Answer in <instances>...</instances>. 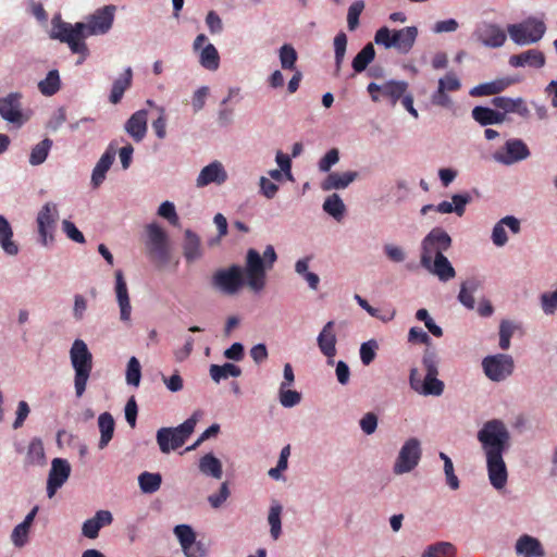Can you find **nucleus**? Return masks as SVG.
<instances>
[{
	"instance_id": "48",
	"label": "nucleus",
	"mask_w": 557,
	"mask_h": 557,
	"mask_svg": "<svg viewBox=\"0 0 557 557\" xmlns=\"http://www.w3.org/2000/svg\"><path fill=\"white\" fill-rule=\"evenodd\" d=\"M183 249L187 261H195L201 257L200 238L190 230L185 232Z\"/></svg>"
},
{
	"instance_id": "15",
	"label": "nucleus",
	"mask_w": 557,
	"mask_h": 557,
	"mask_svg": "<svg viewBox=\"0 0 557 557\" xmlns=\"http://www.w3.org/2000/svg\"><path fill=\"white\" fill-rule=\"evenodd\" d=\"M115 5L109 4L95 11L83 23L85 38L107 34L113 25Z\"/></svg>"
},
{
	"instance_id": "27",
	"label": "nucleus",
	"mask_w": 557,
	"mask_h": 557,
	"mask_svg": "<svg viewBox=\"0 0 557 557\" xmlns=\"http://www.w3.org/2000/svg\"><path fill=\"white\" fill-rule=\"evenodd\" d=\"M115 153L113 145L110 144L97 161L90 177V185L94 189L98 188L104 182L107 173L115 160Z\"/></svg>"
},
{
	"instance_id": "46",
	"label": "nucleus",
	"mask_w": 557,
	"mask_h": 557,
	"mask_svg": "<svg viewBox=\"0 0 557 557\" xmlns=\"http://www.w3.org/2000/svg\"><path fill=\"white\" fill-rule=\"evenodd\" d=\"M457 554L456 546L446 541L435 542L428 545L421 554V557H455Z\"/></svg>"
},
{
	"instance_id": "49",
	"label": "nucleus",
	"mask_w": 557,
	"mask_h": 557,
	"mask_svg": "<svg viewBox=\"0 0 557 557\" xmlns=\"http://www.w3.org/2000/svg\"><path fill=\"white\" fill-rule=\"evenodd\" d=\"M162 476L158 472L145 471L138 476V485L144 494H153L159 491Z\"/></svg>"
},
{
	"instance_id": "43",
	"label": "nucleus",
	"mask_w": 557,
	"mask_h": 557,
	"mask_svg": "<svg viewBox=\"0 0 557 557\" xmlns=\"http://www.w3.org/2000/svg\"><path fill=\"white\" fill-rule=\"evenodd\" d=\"M209 374L213 382L220 383L228 377H238L242 375V369L231 362L223 364H211L209 368Z\"/></svg>"
},
{
	"instance_id": "4",
	"label": "nucleus",
	"mask_w": 557,
	"mask_h": 557,
	"mask_svg": "<svg viewBox=\"0 0 557 557\" xmlns=\"http://www.w3.org/2000/svg\"><path fill=\"white\" fill-rule=\"evenodd\" d=\"M50 38L66 44L73 53L84 57L89 54L81 22L71 24L64 22L60 14H55L51 20Z\"/></svg>"
},
{
	"instance_id": "36",
	"label": "nucleus",
	"mask_w": 557,
	"mask_h": 557,
	"mask_svg": "<svg viewBox=\"0 0 557 557\" xmlns=\"http://www.w3.org/2000/svg\"><path fill=\"white\" fill-rule=\"evenodd\" d=\"M471 115L472 119L481 126L497 125L504 123L507 120V117L504 116V113H500L498 109L494 110L483 106L474 107L472 109Z\"/></svg>"
},
{
	"instance_id": "56",
	"label": "nucleus",
	"mask_w": 557,
	"mask_h": 557,
	"mask_svg": "<svg viewBox=\"0 0 557 557\" xmlns=\"http://www.w3.org/2000/svg\"><path fill=\"white\" fill-rule=\"evenodd\" d=\"M126 383L128 385L138 387L141 379V367L136 357H131L125 373Z\"/></svg>"
},
{
	"instance_id": "55",
	"label": "nucleus",
	"mask_w": 557,
	"mask_h": 557,
	"mask_svg": "<svg viewBox=\"0 0 557 557\" xmlns=\"http://www.w3.org/2000/svg\"><path fill=\"white\" fill-rule=\"evenodd\" d=\"M278 400L284 408H293L300 404L301 394L295 389L285 387V385H280Z\"/></svg>"
},
{
	"instance_id": "19",
	"label": "nucleus",
	"mask_w": 557,
	"mask_h": 557,
	"mask_svg": "<svg viewBox=\"0 0 557 557\" xmlns=\"http://www.w3.org/2000/svg\"><path fill=\"white\" fill-rule=\"evenodd\" d=\"M71 474V466L66 459L54 458L47 480V496L52 498L59 488L67 481Z\"/></svg>"
},
{
	"instance_id": "33",
	"label": "nucleus",
	"mask_w": 557,
	"mask_h": 557,
	"mask_svg": "<svg viewBox=\"0 0 557 557\" xmlns=\"http://www.w3.org/2000/svg\"><path fill=\"white\" fill-rule=\"evenodd\" d=\"M472 198L469 193L454 194L451 201L443 200L435 206V211L442 214L455 213L462 216L466 212V207L471 202Z\"/></svg>"
},
{
	"instance_id": "47",
	"label": "nucleus",
	"mask_w": 557,
	"mask_h": 557,
	"mask_svg": "<svg viewBox=\"0 0 557 557\" xmlns=\"http://www.w3.org/2000/svg\"><path fill=\"white\" fill-rule=\"evenodd\" d=\"M323 211L336 221L344 218L346 207L338 194L327 196L322 205Z\"/></svg>"
},
{
	"instance_id": "38",
	"label": "nucleus",
	"mask_w": 557,
	"mask_h": 557,
	"mask_svg": "<svg viewBox=\"0 0 557 557\" xmlns=\"http://www.w3.org/2000/svg\"><path fill=\"white\" fill-rule=\"evenodd\" d=\"M132 82L133 70L131 66H127L123 73L114 79L109 95V101L112 104H117L122 100L124 92L132 86Z\"/></svg>"
},
{
	"instance_id": "58",
	"label": "nucleus",
	"mask_w": 557,
	"mask_h": 557,
	"mask_svg": "<svg viewBox=\"0 0 557 557\" xmlns=\"http://www.w3.org/2000/svg\"><path fill=\"white\" fill-rule=\"evenodd\" d=\"M383 253L393 263H404L408 257L406 250L396 244L386 243L383 245Z\"/></svg>"
},
{
	"instance_id": "62",
	"label": "nucleus",
	"mask_w": 557,
	"mask_h": 557,
	"mask_svg": "<svg viewBox=\"0 0 557 557\" xmlns=\"http://www.w3.org/2000/svg\"><path fill=\"white\" fill-rule=\"evenodd\" d=\"M174 534L177 537L181 547L191 545L196 541V534L188 524H178L174 528Z\"/></svg>"
},
{
	"instance_id": "24",
	"label": "nucleus",
	"mask_w": 557,
	"mask_h": 557,
	"mask_svg": "<svg viewBox=\"0 0 557 557\" xmlns=\"http://www.w3.org/2000/svg\"><path fill=\"white\" fill-rule=\"evenodd\" d=\"M334 321H329L324 324L317 337L318 347L323 356L327 358V363H334V357L336 356V343L337 337L334 331Z\"/></svg>"
},
{
	"instance_id": "12",
	"label": "nucleus",
	"mask_w": 557,
	"mask_h": 557,
	"mask_svg": "<svg viewBox=\"0 0 557 557\" xmlns=\"http://www.w3.org/2000/svg\"><path fill=\"white\" fill-rule=\"evenodd\" d=\"M59 220L58 206L54 202H46L37 213L36 223L40 245L47 247L54 242V232Z\"/></svg>"
},
{
	"instance_id": "54",
	"label": "nucleus",
	"mask_w": 557,
	"mask_h": 557,
	"mask_svg": "<svg viewBox=\"0 0 557 557\" xmlns=\"http://www.w3.org/2000/svg\"><path fill=\"white\" fill-rule=\"evenodd\" d=\"M438 457L444 462V474L446 479V484L450 490L456 491L460 487V481L458 476L455 474L454 463L448 455L441 451Z\"/></svg>"
},
{
	"instance_id": "35",
	"label": "nucleus",
	"mask_w": 557,
	"mask_h": 557,
	"mask_svg": "<svg viewBox=\"0 0 557 557\" xmlns=\"http://www.w3.org/2000/svg\"><path fill=\"white\" fill-rule=\"evenodd\" d=\"M515 81L509 77L498 78L492 82H486L472 87L469 91L472 97H483L497 95L504 91L507 87L512 85Z\"/></svg>"
},
{
	"instance_id": "39",
	"label": "nucleus",
	"mask_w": 557,
	"mask_h": 557,
	"mask_svg": "<svg viewBox=\"0 0 557 557\" xmlns=\"http://www.w3.org/2000/svg\"><path fill=\"white\" fill-rule=\"evenodd\" d=\"M199 471L206 475L220 480L223 475L222 462L212 453L206 454L199 459Z\"/></svg>"
},
{
	"instance_id": "16",
	"label": "nucleus",
	"mask_w": 557,
	"mask_h": 557,
	"mask_svg": "<svg viewBox=\"0 0 557 557\" xmlns=\"http://www.w3.org/2000/svg\"><path fill=\"white\" fill-rule=\"evenodd\" d=\"M438 374H425L424 379H421V374L417 368H412L409 373V385L412 391L421 396H434L438 397L443 395L445 384L437 377Z\"/></svg>"
},
{
	"instance_id": "32",
	"label": "nucleus",
	"mask_w": 557,
	"mask_h": 557,
	"mask_svg": "<svg viewBox=\"0 0 557 557\" xmlns=\"http://www.w3.org/2000/svg\"><path fill=\"white\" fill-rule=\"evenodd\" d=\"M515 552L522 557H545L541 541L529 534L519 536L515 544Z\"/></svg>"
},
{
	"instance_id": "10",
	"label": "nucleus",
	"mask_w": 557,
	"mask_h": 557,
	"mask_svg": "<svg viewBox=\"0 0 557 557\" xmlns=\"http://www.w3.org/2000/svg\"><path fill=\"white\" fill-rule=\"evenodd\" d=\"M485 376L495 383L504 382L515 371V360L508 354L488 355L481 362Z\"/></svg>"
},
{
	"instance_id": "44",
	"label": "nucleus",
	"mask_w": 557,
	"mask_h": 557,
	"mask_svg": "<svg viewBox=\"0 0 557 557\" xmlns=\"http://www.w3.org/2000/svg\"><path fill=\"white\" fill-rule=\"evenodd\" d=\"M98 428L100 431L98 447L103 449L108 446L114 434L115 423L110 412H103L98 417Z\"/></svg>"
},
{
	"instance_id": "45",
	"label": "nucleus",
	"mask_w": 557,
	"mask_h": 557,
	"mask_svg": "<svg viewBox=\"0 0 557 557\" xmlns=\"http://www.w3.org/2000/svg\"><path fill=\"white\" fill-rule=\"evenodd\" d=\"M282 512L283 506L281 503L278 500H272L268 512V523L270 525V535L274 541L282 534Z\"/></svg>"
},
{
	"instance_id": "63",
	"label": "nucleus",
	"mask_w": 557,
	"mask_h": 557,
	"mask_svg": "<svg viewBox=\"0 0 557 557\" xmlns=\"http://www.w3.org/2000/svg\"><path fill=\"white\" fill-rule=\"evenodd\" d=\"M339 161V151L337 148L330 149L318 163L319 171L322 173H331L332 166Z\"/></svg>"
},
{
	"instance_id": "51",
	"label": "nucleus",
	"mask_w": 557,
	"mask_h": 557,
	"mask_svg": "<svg viewBox=\"0 0 557 557\" xmlns=\"http://www.w3.org/2000/svg\"><path fill=\"white\" fill-rule=\"evenodd\" d=\"M375 50L373 45L367 44L352 59L351 66L356 73L363 72L368 65L374 60Z\"/></svg>"
},
{
	"instance_id": "53",
	"label": "nucleus",
	"mask_w": 557,
	"mask_h": 557,
	"mask_svg": "<svg viewBox=\"0 0 557 557\" xmlns=\"http://www.w3.org/2000/svg\"><path fill=\"white\" fill-rule=\"evenodd\" d=\"M297 51L289 44H284L278 50V59L283 70L295 71L297 62Z\"/></svg>"
},
{
	"instance_id": "60",
	"label": "nucleus",
	"mask_w": 557,
	"mask_h": 557,
	"mask_svg": "<svg viewBox=\"0 0 557 557\" xmlns=\"http://www.w3.org/2000/svg\"><path fill=\"white\" fill-rule=\"evenodd\" d=\"M30 528L18 523L16 524L11 533V542L16 548H22L28 543Z\"/></svg>"
},
{
	"instance_id": "7",
	"label": "nucleus",
	"mask_w": 557,
	"mask_h": 557,
	"mask_svg": "<svg viewBox=\"0 0 557 557\" xmlns=\"http://www.w3.org/2000/svg\"><path fill=\"white\" fill-rule=\"evenodd\" d=\"M546 29L545 22L534 16L507 26L510 39L520 47L539 42L544 37Z\"/></svg>"
},
{
	"instance_id": "50",
	"label": "nucleus",
	"mask_w": 557,
	"mask_h": 557,
	"mask_svg": "<svg viewBox=\"0 0 557 557\" xmlns=\"http://www.w3.org/2000/svg\"><path fill=\"white\" fill-rule=\"evenodd\" d=\"M26 462L33 466H44L46 462L42 441L34 437L27 447Z\"/></svg>"
},
{
	"instance_id": "3",
	"label": "nucleus",
	"mask_w": 557,
	"mask_h": 557,
	"mask_svg": "<svg viewBox=\"0 0 557 557\" xmlns=\"http://www.w3.org/2000/svg\"><path fill=\"white\" fill-rule=\"evenodd\" d=\"M70 361L74 370V389L76 397L81 398L87 387L92 371V354L87 344L76 338L70 348Z\"/></svg>"
},
{
	"instance_id": "59",
	"label": "nucleus",
	"mask_w": 557,
	"mask_h": 557,
	"mask_svg": "<svg viewBox=\"0 0 557 557\" xmlns=\"http://www.w3.org/2000/svg\"><path fill=\"white\" fill-rule=\"evenodd\" d=\"M542 311L546 315H553L557 312V288L553 292H545L540 296Z\"/></svg>"
},
{
	"instance_id": "52",
	"label": "nucleus",
	"mask_w": 557,
	"mask_h": 557,
	"mask_svg": "<svg viewBox=\"0 0 557 557\" xmlns=\"http://www.w3.org/2000/svg\"><path fill=\"white\" fill-rule=\"evenodd\" d=\"M61 79L58 70H51L47 76L38 83V89L44 96H53L60 90Z\"/></svg>"
},
{
	"instance_id": "22",
	"label": "nucleus",
	"mask_w": 557,
	"mask_h": 557,
	"mask_svg": "<svg viewBox=\"0 0 557 557\" xmlns=\"http://www.w3.org/2000/svg\"><path fill=\"white\" fill-rule=\"evenodd\" d=\"M485 462L490 484L496 491L504 490L508 482V470L504 456L485 457Z\"/></svg>"
},
{
	"instance_id": "64",
	"label": "nucleus",
	"mask_w": 557,
	"mask_h": 557,
	"mask_svg": "<svg viewBox=\"0 0 557 557\" xmlns=\"http://www.w3.org/2000/svg\"><path fill=\"white\" fill-rule=\"evenodd\" d=\"M377 347V342L374 339H370L361 344L359 354L361 362L364 366H369L374 360Z\"/></svg>"
},
{
	"instance_id": "28",
	"label": "nucleus",
	"mask_w": 557,
	"mask_h": 557,
	"mask_svg": "<svg viewBox=\"0 0 557 557\" xmlns=\"http://www.w3.org/2000/svg\"><path fill=\"white\" fill-rule=\"evenodd\" d=\"M148 123V111L140 109L134 112L124 124V131L135 143H140L146 137Z\"/></svg>"
},
{
	"instance_id": "20",
	"label": "nucleus",
	"mask_w": 557,
	"mask_h": 557,
	"mask_svg": "<svg viewBox=\"0 0 557 557\" xmlns=\"http://www.w3.org/2000/svg\"><path fill=\"white\" fill-rule=\"evenodd\" d=\"M227 178L228 174L223 163L219 160H214L200 170L196 177L195 185L197 188H203L210 184L221 186Z\"/></svg>"
},
{
	"instance_id": "26",
	"label": "nucleus",
	"mask_w": 557,
	"mask_h": 557,
	"mask_svg": "<svg viewBox=\"0 0 557 557\" xmlns=\"http://www.w3.org/2000/svg\"><path fill=\"white\" fill-rule=\"evenodd\" d=\"M421 267L430 274L436 276L442 283H447L456 276V270L446 256H440L423 262Z\"/></svg>"
},
{
	"instance_id": "6",
	"label": "nucleus",
	"mask_w": 557,
	"mask_h": 557,
	"mask_svg": "<svg viewBox=\"0 0 557 557\" xmlns=\"http://www.w3.org/2000/svg\"><path fill=\"white\" fill-rule=\"evenodd\" d=\"M418 37L416 26H407L400 29H389L386 26L379 28L374 35V42L385 49L394 48L401 54L411 51Z\"/></svg>"
},
{
	"instance_id": "21",
	"label": "nucleus",
	"mask_w": 557,
	"mask_h": 557,
	"mask_svg": "<svg viewBox=\"0 0 557 557\" xmlns=\"http://www.w3.org/2000/svg\"><path fill=\"white\" fill-rule=\"evenodd\" d=\"M475 38L487 48H499L507 39L505 30L494 23H482L474 30Z\"/></svg>"
},
{
	"instance_id": "11",
	"label": "nucleus",
	"mask_w": 557,
	"mask_h": 557,
	"mask_svg": "<svg viewBox=\"0 0 557 557\" xmlns=\"http://www.w3.org/2000/svg\"><path fill=\"white\" fill-rule=\"evenodd\" d=\"M245 268L233 264L226 269L218 270L212 276V285L215 289L224 295H235L246 284L247 278L244 280Z\"/></svg>"
},
{
	"instance_id": "17",
	"label": "nucleus",
	"mask_w": 557,
	"mask_h": 557,
	"mask_svg": "<svg viewBox=\"0 0 557 557\" xmlns=\"http://www.w3.org/2000/svg\"><path fill=\"white\" fill-rule=\"evenodd\" d=\"M531 152L527 144L519 138L508 139L503 149L493 153V159L503 165H512L530 157Z\"/></svg>"
},
{
	"instance_id": "13",
	"label": "nucleus",
	"mask_w": 557,
	"mask_h": 557,
	"mask_svg": "<svg viewBox=\"0 0 557 557\" xmlns=\"http://www.w3.org/2000/svg\"><path fill=\"white\" fill-rule=\"evenodd\" d=\"M146 233V248L149 257L161 264H165L170 258L166 233L157 223L148 224Z\"/></svg>"
},
{
	"instance_id": "14",
	"label": "nucleus",
	"mask_w": 557,
	"mask_h": 557,
	"mask_svg": "<svg viewBox=\"0 0 557 557\" xmlns=\"http://www.w3.org/2000/svg\"><path fill=\"white\" fill-rule=\"evenodd\" d=\"M22 99L23 94L20 91L0 97V117L17 128L28 121V115L23 110Z\"/></svg>"
},
{
	"instance_id": "5",
	"label": "nucleus",
	"mask_w": 557,
	"mask_h": 557,
	"mask_svg": "<svg viewBox=\"0 0 557 557\" xmlns=\"http://www.w3.org/2000/svg\"><path fill=\"white\" fill-rule=\"evenodd\" d=\"M202 417L200 410H196L187 420L175 428H161L157 432V443L163 454H169L183 446L193 434L195 426Z\"/></svg>"
},
{
	"instance_id": "1",
	"label": "nucleus",
	"mask_w": 557,
	"mask_h": 557,
	"mask_svg": "<svg viewBox=\"0 0 557 557\" xmlns=\"http://www.w3.org/2000/svg\"><path fill=\"white\" fill-rule=\"evenodd\" d=\"M484 457L504 456L510 448L511 435L500 419H491L483 423L476 433Z\"/></svg>"
},
{
	"instance_id": "34",
	"label": "nucleus",
	"mask_w": 557,
	"mask_h": 557,
	"mask_svg": "<svg viewBox=\"0 0 557 557\" xmlns=\"http://www.w3.org/2000/svg\"><path fill=\"white\" fill-rule=\"evenodd\" d=\"M358 173L355 171H347L343 173L331 172L322 181L321 188L324 191L338 190L347 188L356 178Z\"/></svg>"
},
{
	"instance_id": "25",
	"label": "nucleus",
	"mask_w": 557,
	"mask_h": 557,
	"mask_svg": "<svg viewBox=\"0 0 557 557\" xmlns=\"http://www.w3.org/2000/svg\"><path fill=\"white\" fill-rule=\"evenodd\" d=\"M491 103L498 109L504 116L507 117L508 113H516L523 119L530 116V110L525 100L521 97L510 98L506 96H496L491 100Z\"/></svg>"
},
{
	"instance_id": "2",
	"label": "nucleus",
	"mask_w": 557,
	"mask_h": 557,
	"mask_svg": "<svg viewBox=\"0 0 557 557\" xmlns=\"http://www.w3.org/2000/svg\"><path fill=\"white\" fill-rule=\"evenodd\" d=\"M276 260L277 255L272 245L265 247L262 256L253 248L247 250L245 277L251 290L259 293L264 288L267 271L273 268Z\"/></svg>"
},
{
	"instance_id": "42",
	"label": "nucleus",
	"mask_w": 557,
	"mask_h": 557,
	"mask_svg": "<svg viewBox=\"0 0 557 557\" xmlns=\"http://www.w3.org/2000/svg\"><path fill=\"white\" fill-rule=\"evenodd\" d=\"M311 260V256L298 259L295 262V272L307 282L311 290H317L319 288L320 277L317 273L309 271Z\"/></svg>"
},
{
	"instance_id": "57",
	"label": "nucleus",
	"mask_w": 557,
	"mask_h": 557,
	"mask_svg": "<svg viewBox=\"0 0 557 557\" xmlns=\"http://www.w3.org/2000/svg\"><path fill=\"white\" fill-rule=\"evenodd\" d=\"M347 48V36L344 32H339L334 38V53H335V71L339 72L342 63L345 59Z\"/></svg>"
},
{
	"instance_id": "18",
	"label": "nucleus",
	"mask_w": 557,
	"mask_h": 557,
	"mask_svg": "<svg viewBox=\"0 0 557 557\" xmlns=\"http://www.w3.org/2000/svg\"><path fill=\"white\" fill-rule=\"evenodd\" d=\"M208 37L205 34L196 36L193 50L198 53L199 64L208 71H216L220 66V54L213 44H206Z\"/></svg>"
},
{
	"instance_id": "23",
	"label": "nucleus",
	"mask_w": 557,
	"mask_h": 557,
	"mask_svg": "<svg viewBox=\"0 0 557 557\" xmlns=\"http://www.w3.org/2000/svg\"><path fill=\"white\" fill-rule=\"evenodd\" d=\"M114 292L116 297V302L120 309V320L129 324L132 319V305L128 294V288L126 281L124 278L122 270L115 271V285Z\"/></svg>"
},
{
	"instance_id": "30",
	"label": "nucleus",
	"mask_w": 557,
	"mask_h": 557,
	"mask_svg": "<svg viewBox=\"0 0 557 557\" xmlns=\"http://www.w3.org/2000/svg\"><path fill=\"white\" fill-rule=\"evenodd\" d=\"M508 62L512 67L529 66L533 69H542L545 65L546 59L541 50L529 49L519 54L511 55Z\"/></svg>"
},
{
	"instance_id": "37",
	"label": "nucleus",
	"mask_w": 557,
	"mask_h": 557,
	"mask_svg": "<svg viewBox=\"0 0 557 557\" xmlns=\"http://www.w3.org/2000/svg\"><path fill=\"white\" fill-rule=\"evenodd\" d=\"M0 247L8 256L14 257L18 253L20 247L13 240V228L9 220L0 214Z\"/></svg>"
},
{
	"instance_id": "9",
	"label": "nucleus",
	"mask_w": 557,
	"mask_h": 557,
	"mask_svg": "<svg viewBox=\"0 0 557 557\" xmlns=\"http://www.w3.org/2000/svg\"><path fill=\"white\" fill-rule=\"evenodd\" d=\"M422 457L421 441L417 437H409L401 445L393 465V473L403 475L413 471Z\"/></svg>"
},
{
	"instance_id": "29",
	"label": "nucleus",
	"mask_w": 557,
	"mask_h": 557,
	"mask_svg": "<svg viewBox=\"0 0 557 557\" xmlns=\"http://www.w3.org/2000/svg\"><path fill=\"white\" fill-rule=\"evenodd\" d=\"M508 227L513 234L520 232V221L513 215H506L500 219L492 230V242L496 247H503L507 244L508 237L506 233Z\"/></svg>"
},
{
	"instance_id": "31",
	"label": "nucleus",
	"mask_w": 557,
	"mask_h": 557,
	"mask_svg": "<svg viewBox=\"0 0 557 557\" xmlns=\"http://www.w3.org/2000/svg\"><path fill=\"white\" fill-rule=\"evenodd\" d=\"M113 516L109 510H98L95 516L84 521L82 534L87 539H96L101 528L111 524Z\"/></svg>"
},
{
	"instance_id": "61",
	"label": "nucleus",
	"mask_w": 557,
	"mask_h": 557,
	"mask_svg": "<svg viewBox=\"0 0 557 557\" xmlns=\"http://www.w3.org/2000/svg\"><path fill=\"white\" fill-rule=\"evenodd\" d=\"M364 9V2L362 0H356L348 8L347 13V26L349 30H355L359 26V17Z\"/></svg>"
},
{
	"instance_id": "8",
	"label": "nucleus",
	"mask_w": 557,
	"mask_h": 557,
	"mask_svg": "<svg viewBox=\"0 0 557 557\" xmlns=\"http://www.w3.org/2000/svg\"><path fill=\"white\" fill-rule=\"evenodd\" d=\"M451 244V237L445 230L441 227L432 228L421 240L420 264L440 256H445Z\"/></svg>"
},
{
	"instance_id": "41",
	"label": "nucleus",
	"mask_w": 557,
	"mask_h": 557,
	"mask_svg": "<svg viewBox=\"0 0 557 557\" xmlns=\"http://www.w3.org/2000/svg\"><path fill=\"white\" fill-rule=\"evenodd\" d=\"M407 89V82L389 79L383 83L381 98H387L395 106L405 96Z\"/></svg>"
},
{
	"instance_id": "40",
	"label": "nucleus",
	"mask_w": 557,
	"mask_h": 557,
	"mask_svg": "<svg viewBox=\"0 0 557 557\" xmlns=\"http://www.w3.org/2000/svg\"><path fill=\"white\" fill-rule=\"evenodd\" d=\"M53 140L46 137L30 148L28 163L32 166H39L46 162L52 149Z\"/></svg>"
}]
</instances>
